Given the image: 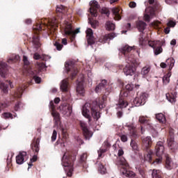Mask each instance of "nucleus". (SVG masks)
I'll return each mask as SVG.
<instances>
[{
  "label": "nucleus",
  "instance_id": "obj_1",
  "mask_svg": "<svg viewBox=\"0 0 178 178\" xmlns=\"http://www.w3.org/2000/svg\"><path fill=\"white\" fill-rule=\"evenodd\" d=\"M112 91V89L109 88H106L105 89V95L103 96L102 99H98L96 102L92 103V106L89 103L85 104V105L82 108V115L86 119H88L90 122V118H91L90 111L92 112V118L97 120L99 118H101L99 112H98V108L99 109H102V108H105V99H106V95H109V92Z\"/></svg>",
  "mask_w": 178,
  "mask_h": 178
},
{
  "label": "nucleus",
  "instance_id": "obj_2",
  "mask_svg": "<svg viewBox=\"0 0 178 178\" xmlns=\"http://www.w3.org/2000/svg\"><path fill=\"white\" fill-rule=\"evenodd\" d=\"M133 49H136V47H130L128 44L123 45L120 48V52L124 55L127 63L123 70L125 76H133L136 73V67L134 66H138L140 65L138 60L136 59L134 55L130 54V51H133Z\"/></svg>",
  "mask_w": 178,
  "mask_h": 178
},
{
  "label": "nucleus",
  "instance_id": "obj_3",
  "mask_svg": "<svg viewBox=\"0 0 178 178\" xmlns=\"http://www.w3.org/2000/svg\"><path fill=\"white\" fill-rule=\"evenodd\" d=\"M117 165L120 167V175H122V176H125V177H135L136 173L127 169L129 168V163H127V161H126V159L124 157L118 158Z\"/></svg>",
  "mask_w": 178,
  "mask_h": 178
},
{
  "label": "nucleus",
  "instance_id": "obj_4",
  "mask_svg": "<svg viewBox=\"0 0 178 178\" xmlns=\"http://www.w3.org/2000/svg\"><path fill=\"white\" fill-rule=\"evenodd\" d=\"M149 6H148L144 13V19L145 22H149L152 17L155 16V10H156V2L155 0H149Z\"/></svg>",
  "mask_w": 178,
  "mask_h": 178
},
{
  "label": "nucleus",
  "instance_id": "obj_5",
  "mask_svg": "<svg viewBox=\"0 0 178 178\" xmlns=\"http://www.w3.org/2000/svg\"><path fill=\"white\" fill-rule=\"evenodd\" d=\"M61 162L63 166L65 168L64 170H65V173H67V176L72 177L73 173V163H72L70 156H69L67 153L64 154Z\"/></svg>",
  "mask_w": 178,
  "mask_h": 178
},
{
  "label": "nucleus",
  "instance_id": "obj_6",
  "mask_svg": "<svg viewBox=\"0 0 178 178\" xmlns=\"http://www.w3.org/2000/svg\"><path fill=\"white\" fill-rule=\"evenodd\" d=\"M63 33H64V35H67V37H70V40L73 41V40L76 38V34H79V33H80V29L78 28L75 31H74L73 28L72 27V24H70V23L67 22H65Z\"/></svg>",
  "mask_w": 178,
  "mask_h": 178
},
{
  "label": "nucleus",
  "instance_id": "obj_7",
  "mask_svg": "<svg viewBox=\"0 0 178 178\" xmlns=\"http://www.w3.org/2000/svg\"><path fill=\"white\" fill-rule=\"evenodd\" d=\"M155 151L156 155V156H158V158L156 159L153 163H156V165L162 163V155H163V152L165 151V146H163V142L159 141L156 143Z\"/></svg>",
  "mask_w": 178,
  "mask_h": 178
},
{
  "label": "nucleus",
  "instance_id": "obj_8",
  "mask_svg": "<svg viewBox=\"0 0 178 178\" xmlns=\"http://www.w3.org/2000/svg\"><path fill=\"white\" fill-rule=\"evenodd\" d=\"M60 88L63 91L62 98L63 101H67L70 99V93L69 92V82L67 79H63L60 84Z\"/></svg>",
  "mask_w": 178,
  "mask_h": 178
},
{
  "label": "nucleus",
  "instance_id": "obj_9",
  "mask_svg": "<svg viewBox=\"0 0 178 178\" xmlns=\"http://www.w3.org/2000/svg\"><path fill=\"white\" fill-rule=\"evenodd\" d=\"M65 72L67 74L70 75L71 79H74L76 74L78 73L77 67L74 65V63L72 61H67L65 64Z\"/></svg>",
  "mask_w": 178,
  "mask_h": 178
},
{
  "label": "nucleus",
  "instance_id": "obj_10",
  "mask_svg": "<svg viewBox=\"0 0 178 178\" xmlns=\"http://www.w3.org/2000/svg\"><path fill=\"white\" fill-rule=\"evenodd\" d=\"M147 118L144 115L139 116L138 118V122L140 123V124H147V126H149V129L152 130V133L153 134V137H156L158 136V132L154 128V126H152V124H151V121L149 120H147Z\"/></svg>",
  "mask_w": 178,
  "mask_h": 178
},
{
  "label": "nucleus",
  "instance_id": "obj_11",
  "mask_svg": "<svg viewBox=\"0 0 178 178\" xmlns=\"http://www.w3.org/2000/svg\"><path fill=\"white\" fill-rule=\"evenodd\" d=\"M168 143V148L172 151V152H175V151H177L178 148V145L176 141H175V136L173 135V131H170V135L168 136V138L167 140Z\"/></svg>",
  "mask_w": 178,
  "mask_h": 178
},
{
  "label": "nucleus",
  "instance_id": "obj_12",
  "mask_svg": "<svg viewBox=\"0 0 178 178\" xmlns=\"http://www.w3.org/2000/svg\"><path fill=\"white\" fill-rule=\"evenodd\" d=\"M147 98H148V95L145 92H142L134 99V105L135 106H141V105H145L147 102Z\"/></svg>",
  "mask_w": 178,
  "mask_h": 178
},
{
  "label": "nucleus",
  "instance_id": "obj_13",
  "mask_svg": "<svg viewBox=\"0 0 178 178\" xmlns=\"http://www.w3.org/2000/svg\"><path fill=\"white\" fill-rule=\"evenodd\" d=\"M129 95V92H126L124 90H122L120 92V98L118 102V104H116L115 108L117 111H119V109H123V108H126L127 105H129V103L126 102L122 97H127Z\"/></svg>",
  "mask_w": 178,
  "mask_h": 178
},
{
  "label": "nucleus",
  "instance_id": "obj_14",
  "mask_svg": "<svg viewBox=\"0 0 178 178\" xmlns=\"http://www.w3.org/2000/svg\"><path fill=\"white\" fill-rule=\"evenodd\" d=\"M76 92L79 95L84 96L86 89H84V75H81L77 80Z\"/></svg>",
  "mask_w": 178,
  "mask_h": 178
},
{
  "label": "nucleus",
  "instance_id": "obj_15",
  "mask_svg": "<svg viewBox=\"0 0 178 178\" xmlns=\"http://www.w3.org/2000/svg\"><path fill=\"white\" fill-rule=\"evenodd\" d=\"M148 45L151 48H153L155 55H159V54L162 53V47H161V42L159 40H150L148 42Z\"/></svg>",
  "mask_w": 178,
  "mask_h": 178
},
{
  "label": "nucleus",
  "instance_id": "obj_16",
  "mask_svg": "<svg viewBox=\"0 0 178 178\" xmlns=\"http://www.w3.org/2000/svg\"><path fill=\"white\" fill-rule=\"evenodd\" d=\"M72 105L70 104H61L59 107H58V111H60V112L64 115V116H67L69 117L72 115Z\"/></svg>",
  "mask_w": 178,
  "mask_h": 178
},
{
  "label": "nucleus",
  "instance_id": "obj_17",
  "mask_svg": "<svg viewBox=\"0 0 178 178\" xmlns=\"http://www.w3.org/2000/svg\"><path fill=\"white\" fill-rule=\"evenodd\" d=\"M80 126L83 130V136L86 140H90V138L92 137V131L88 130L87 124L83 121L80 122Z\"/></svg>",
  "mask_w": 178,
  "mask_h": 178
},
{
  "label": "nucleus",
  "instance_id": "obj_18",
  "mask_svg": "<svg viewBox=\"0 0 178 178\" xmlns=\"http://www.w3.org/2000/svg\"><path fill=\"white\" fill-rule=\"evenodd\" d=\"M90 13L94 17H97L98 13V8H99V4H98V1L93 0L90 2Z\"/></svg>",
  "mask_w": 178,
  "mask_h": 178
},
{
  "label": "nucleus",
  "instance_id": "obj_19",
  "mask_svg": "<svg viewBox=\"0 0 178 178\" xmlns=\"http://www.w3.org/2000/svg\"><path fill=\"white\" fill-rule=\"evenodd\" d=\"M164 155L165 156V169H168V170H172V169L177 168V164L173 162V160L169 157V154H165Z\"/></svg>",
  "mask_w": 178,
  "mask_h": 178
},
{
  "label": "nucleus",
  "instance_id": "obj_20",
  "mask_svg": "<svg viewBox=\"0 0 178 178\" xmlns=\"http://www.w3.org/2000/svg\"><path fill=\"white\" fill-rule=\"evenodd\" d=\"M26 76H30L31 77H33L35 82L37 84H40L41 83V79L37 76V71L34 70L32 67H29L26 70Z\"/></svg>",
  "mask_w": 178,
  "mask_h": 178
},
{
  "label": "nucleus",
  "instance_id": "obj_21",
  "mask_svg": "<svg viewBox=\"0 0 178 178\" xmlns=\"http://www.w3.org/2000/svg\"><path fill=\"white\" fill-rule=\"evenodd\" d=\"M29 159V156H27V152H20L19 154L16 156V162L17 165H23L25 161Z\"/></svg>",
  "mask_w": 178,
  "mask_h": 178
},
{
  "label": "nucleus",
  "instance_id": "obj_22",
  "mask_svg": "<svg viewBox=\"0 0 178 178\" xmlns=\"http://www.w3.org/2000/svg\"><path fill=\"white\" fill-rule=\"evenodd\" d=\"M138 155L142 162H149L151 163V162H152V155H154V152L152 150H149L144 157H143V153H138Z\"/></svg>",
  "mask_w": 178,
  "mask_h": 178
},
{
  "label": "nucleus",
  "instance_id": "obj_23",
  "mask_svg": "<svg viewBox=\"0 0 178 178\" xmlns=\"http://www.w3.org/2000/svg\"><path fill=\"white\" fill-rule=\"evenodd\" d=\"M86 38L88 40V43L89 45H94L95 44V39L94 38V33L92 29L88 28L86 31Z\"/></svg>",
  "mask_w": 178,
  "mask_h": 178
},
{
  "label": "nucleus",
  "instance_id": "obj_24",
  "mask_svg": "<svg viewBox=\"0 0 178 178\" xmlns=\"http://www.w3.org/2000/svg\"><path fill=\"white\" fill-rule=\"evenodd\" d=\"M127 127H128V130L129 131V135L131 136V138H138V134H137V131L136 130V127L134 125L127 124Z\"/></svg>",
  "mask_w": 178,
  "mask_h": 178
},
{
  "label": "nucleus",
  "instance_id": "obj_25",
  "mask_svg": "<svg viewBox=\"0 0 178 178\" xmlns=\"http://www.w3.org/2000/svg\"><path fill=\"white\" fill-rule=\"evenodd\" d=\"M55 108L56 106L54 104V101H51L49 104V108H50V111H51V115L53 118H54V120L56 122H59L60 115L58 113L56 112V111H55Z\"/></svg>",
  "mask_w": 178,
  "mask_h": 178
},
{
  "label": "nucleus",
  "instance_id": "obj_26",
  "mask_svg": "<svg viewBox=\"0 0 178 178\" xmlns=\"http://www.w3.org/2000/svg\"><path fill=\"white\" fill-rule=\"evenodd\" d=\"M8 65L5 62H0V76L5 79L8 74Z\"/></svg>",
  "mask_w": 178,
  "mask_h": 178
},
{
  "label": "nucleus",
  "instance_id": "obj_27",
  "mask_svg": "<svg viewBox=\"0 0 178 178\" xmlns=\"http://www.w3.org/2000/svg\"><path fill=\"white\" fill-rule=\"evenodd\" d=\"M175 59L174 58H168L166 60L165 63H161L160 66L162 67V69H165L167 65L169 66V70H172L173 69V66H175Z\"/></svg>",
  "mask_w": 178,
  "mask_h": 178
},
{
  "label": "nucleus",
  "instance_id": "obj_28",
  "mask_svg": "<svg viewBox=\"0 0 178 178\" xmlns=\"http://www.w3.org/2000/svg\"><path fill=\"white\" fill-rule=\"evenodd\" d=\"M115 37H116V34L115 33L107 34L104 36H102L99 40V42H101L102 44H105V42H107L111 40H113Z\"/></svg>",
  "mask_w": 178,
  "mask_h": 178
},
{
  "label": "nucleus",
  "instance_id": "obj_29",
  "mask_svg": "<svg viewBox=\"0 0 178 178\" xmlns=\"http://www.w3.org/2000/svg\"><path fill=\"white\" fill-rule=\"evenodd\" d=\"M106 84H108V81L105 79L102 80L101 83L96 86L95 91V92H101V91H104L106 87Z\"/></svg>",
  "mask_w": 178,
  "mask_h": 178
},
{
  "label": "nucleus",
  "instance_id": "obj_30",
  "mask_svg": "<svg viewBox=\"0 0 178 178\" xmlns=\"http://www.w3.org/2000/svg\"><path fill=\"white\" fill-rule=\"evenodd\" d=\"M33 51H37L40 47H41V43H40V38L38 35H35L33 38Z\"/></svg>",
  "mask_w": 178,
  "mask_h": 178
},
{
  "label": "nucleus",
  "instance_id": "obj_31",
  "mask_svg": "<svg viewBox=\"0 0 178 178\" xmlns=\"http://www.w3.org/2000/svg\"><path fill=\"white\" fill-rule=\"evenodd\" d=\"M112 13L113 14L115 20H120V19H122V17L120 16V8H113Z\"/></svg>",
  "mask_w": 178,
  "mask_h": 178
},
{
  "label": "nucleus",
  "instance_id": "obj_32",
  "mask_svg": "<svg viewBox=\"0 0 178 178\" xmlns=\"http://www.w3.org/2000/svg\"><path fill=\"white\" fill-rule=\"evenodd\" d=\"M176 95H177L176 92H174V94L167 93L165 95V97L168 101H169V102H170L171 104H175V102H176V98H177Z\"/></svg>",
  "mask_w": 178,
  "mask_h": 178
},
{
  "label": "nucleus",
  "instance_id": "obj_33",
  "mask_svg": "<svg viewBox=\"0 0 178 178\" xmlns=\"http://www.w3.org/2000/svg\"><path fill=\"white\" fill-rule=\"evenodd\" d=\"M143 144L145 145L146 148H149L151 145L152 144V140L150 136H147L142 138Z\"/></svg>",
  "mask_w": 178,
  "mask_h": 178
},
{
  "label": "nucleus",
  "instance_id": "obj_34",
  "mask_svg": "<svg viewBox=\"0 0 178 178\" xmlns=\"http://www.w3.org/2000/svg\"><path fill=\"white\" fill-rule=\"evenodd\" d=\"M20 60V56L17 54H13L8 58V63H15Z\"/></svg>",
  "mask_w": 178,
  "mask_h": 178
},
{
  "label": "nucleus",
  "instance_id": "obj_35",
  "mask_svg": "<svg viewBox=\"0 0 178 178\" xmlns=\"http://www.w3.org/2000/svg\"><path fill=\"white\" fill-rule=\"evenodd\" d=\"M156 119L159 120V123H162V124L166 123V117L162 113L156 114Z\"/></svg>",
  "mask_w": 178,
  "mask_h": 178
},
{
  "label": "nucleus",
  "instance_id": "obj_36",
  "mask_svg": "<svg viewBox=\"0 0 178 178\" xmlns=\"http://www.w3.org/2000/svg\"><path fill=\"white\" fill-rule=\"evenodd\" d=\"M136 27L140 33H143L145 30V27H147V24L143 21H138L136 24Z\"/></svg>",
  "mask_w": 178,
  "mask_h": 178
},
{
  "label": "nucleus",
  "instance_id": "obj_37",
  "mask_svg": "<svg viewBox=\"0 0 178 178\" xmlns=\"http://www.w3.org/2000/svg\"><path fill=\"white\" fill-rule=\"evenodd\" d=\"M172 76V72H169L165 74L163 77V83L164 86L169 84L170 82V76Z\"/></svg>",
  "mask_w": 178,
  "mask_h": 178
},
{
  "label": "nucleus",
  "instance_id": "obj_38",
  "mask_svg": "<svg viewBox=\"0 0 178 178\" xmlns=\"http://www.w3.org/2000/svg\"><path fill=\"white\" fill-rule=\"evenodd\" d=\"M130 146L131 147L134 152H138V151H140V147H138V144L134 139L131 140Z\"/></svg>",
  "mask_w": 178,
  "mask_h": 178
},
{
  "label": "nucleus",
  "instance_id": "obj_39",
  "mask_svg": "<svg viewBox=\"0 0 178 178\" xmlns=\"http://www.w3.org/2000/svg\"><path fill=\"white\" fill-rule=\"evenodd\" d=\"M23 62H24V74H27V69H29V67H29V65H30V61H29V58H27V56H23Z\"/></svg>",
  "mask_w": 178,
  "mask_h": 178
},
{
  "label": "nucleus",
  "instance_id": "obj_40",
  "mask_svg": "<svg viewBox=\"0 0 178 178\" xmlns=\"http://www.w3.org/2000/svg\"><path fill=\"white\" fill-rule=\"evenodd\" d=\"M58 23H59V21L56 19V18H52L49 20V24L54 29V30H56V27H58Z\"/></svg>",
  "mask_w": 178,
  "mask_h": 178
},
{
  "label": "nucleus",
  "instance_id": "obj_41",
  "mask_svg": "<svg viewBox=\"0 0 178 178\" xmlns=\"http://www.w3.org/2000/svg\"><path fill=\"white\" fill-rule=\"evenodd\" d=\"M32 149L35 152H39L40 151V139H36L35 142L32 144Z\"/></svg>",
  "mask_w": 178,
  "mask_h": 178
},
{
  "label": "nucleus",
  "instance_id": "obj_42",
  "mask_svg": "<svg viewBox=\"0 0 178 178\" xmlns=\"http://www.w3.org/2000/svg\"><path fill=\"white\" fill-rule=\"evenodd\" d=\"M152 178H162V172L159 170H153L152 173Z\"/></svg>",
  "mask_w": 178,
  "mask_h": 178
},
{
  "label": "nucleus",
  "instance_id": "obj_43",
  "mask_svg": "<svg viewBox=\"0 0 178 178\" xmlns=\"http://www.w3.org/2000/svg\"><path fill=\"white\" fill-rule=\"evenodd\" d=\"M23 87L19 86L17 91L15 92L14 97L15 98H22V95H23Z\"/></svg>",
  "mask_w": 178,
  "mask_h": 178
},
{
  "label": "nucleus",
  "instance_id": "obj_44",
  "mask_svg": "<svg viewBox=\"0 0 178 178\" xmlns=\"http://www.w3.org/2000/svg\"><path fill=\"white\" fill-rule=\"evenodd\" d=\"M106 30H108V31L115 30V24H113L112 22L111 21H108L106 22Z\"/></svg>",
  "mask_w": 178,
  "mask_h": 178
},
{
  "label": "nucleus",
  "instance_id": "obj_45",
  "mask_svg": "<svg viewBox=\"0 0 178 178\" xmlns=\"http://www.w3.org/2000/svg\"><path fill=\"white\" fill-rule=\"evenodd\" d=\"M0 88L4 94H8V92H9L8 85L5 84L3 82L0 81Z\"/></svg>",
  "mask_w": 178,
  "mask_h": 178
},
{
  "label": "nucleus",
  "instance_id": "obj_46",
  "mask_svg": "<svg viewBox=\"0 0 178 178\" xmlns=\"http://www.w3.org/2000/svg\"><path fill=\"white\" fill-rule=\"evenodd\" d=\"M151 70V66L147 65L144 67L141 70V75L142 76H147L148 73H149Z\"/></svg>",
  "mask_w": 178,
  "mask_h": 178
},
{
  "label": "nucleus",
  "instance_id": "obj_47",
  "mask_svg": "<svg viewBox=\"0 0 178 178\" xmlns=\"http://www.w3.org/2000/svg\"><path fill=\"white\" fill-rule=\"evenodd\" d=\"M56 12H58L59 13H66V12H67V8L62 5H58L56 8Z\"/></svg>",
  "mask_w": 178,
  "mask_h": 178
},
{
  "label": "nucleus",
  "instance_id": "obj_48",
  "mask_svg": "<svg viewBox=\"0 0 178 178\" xmlns=\"http://www.w3.org/2000/svg\"><path fill=\"white\" fill-rule=\"evenodd\" d=\"M98 172L101 175H105L106 173V168H105V166H104V165L99 164L98 168Z\"/></svg>",
  "mask_w": 178,
  "mask_h": 178
},
{
  "label": "nucleus",
  "instance_id": "obj_49",
  "mask_svg": "<svg viewBox=\"0 0 178 178\" xmlns=\"http://www.w3.org/2000/svg\"><path fill=\"white\" fill-rule=\"evenodd\" d=\"M2 118L3 119H13V115L10 113L6 112L2 114Z\"/></svg>",
  "mask_w": 178,
  "mask_h": 178
},
{
  "label": "nucleus",
  "instance_id": "obj_50",
  "mask_svg": "<svg viewBox=\"0 0 178 178\" xmlns=\"http://www.w3.org/2000/svg\"><path fill=\"white\" fill-rule=\"evenodd\" d=\"M88 81L89 84H90V86H92V78L94 77V76H92V72H91V71H88Z\"/></svg>",
  "mask_w": 178,
  "mask_h": 178
},
{
  "label": "nucleus",
  "instance_id": "obj_51",
  "mask_svg": "<svg viewBox=\"0 0 178 178\" xmlns=\"http://www.w3.org/2000/svg\"><path fill=\"white\" fill-rule=\"evenodd\" d=\"M88 23H90L92 29H97V26H98V22H97L96 20H92L89 19Z\"/></svg>",
  "mask_w": 178,
  "mask_h": 178
},
{
  "label": "nucleus",
  "instance_id": "obj_52",
  "mask_svg": "<svg viewBox=\"0 0 178 178\" xmlns=\"http://www.w3.org/2000/svg\"><path fill=\"white\" fill-rule=\"evenodd\" d=\"M38 67L40 72H44L47 69V66L44 63H40L38 64Z\"/></svg>",
  "mask_w": 178,
  "mask_h": 178
},
{
  "label": "nucleus",
  "instance_id": "obj_53",
  "mask_svg": "<svg viewBox=\"0 0 178 178\" xmlns=\"http://www.w3.org/2000/svg\"><path fill=\"white\" fill-rule=\"evenodd\" d=\"M22 108H23V104H22V102H19L15 104L14 109H15V111H20V109H22Z\"/></svg>",
  "mask_w": 178,
  "mask_h": 178
},
{
  "label": "nucleus",
  "instance_id": "obj_54",
  "mask_svg": "<svg viewBox=\"0 0 178 178\" xmlns=\"http://www.w3.org/2000/svg\"><path fill=\"white\" fill-rule=\"evenodd\" d=\"M56 137H58V132L56 131V130H54L52 136H51V141H52V143H54V141L56 140Z\"/></svg>",
  "mask_w": 178,
  "mask_h": 178
},
{
  "label": "nucleus",
  "instance_id": "obj_55",
  "mask_svg": "<svg viewBox=\"0 0 178 178\" xmlns=\"http://www.w3.org/2000/svg\"><path fill=\"white\" fill-rule=\"evenodd\" d=\"M167 26L168 27L173 28L175 27V26H176V22L173 20H169L168 22L167 23Z\"/></svg>",
  "mask_w": 178,
  "mask_h": 178
},
{
  "label": "nucleus",
  "instance_id": "obj_56",
  "mask_svg": "<svg viewBox=\"0 0 178 178\" xmlns=\"http://www.w3.org/2000/svg\"><path fill=\"white\" fill-rule=\"evenodd\" d=\"M54 45L56 46L57 51H61L62 48H63V45L58 42H56Z\"/></svg>",
  "mask_w": 178,
  "mask_h": 178
},
{
  "label": "nucleus",
  "instance_id": "obj_57",
  "mask_svg": "<svg viewBox=\"0 0 178 178\" xmlns=\"http://www.w3.org/2000/svg\"><path fill=\"white\" fill-rule=\"evenodd\" d=\"M107 151V149L106 148H100L99 150H98V156H99V158H101V156H102V154H104V152Z\"/></svg>",
  "mask_w": 178,
  "mask_h": 178
},
{
  "label": "nucleus",
  "instance_id": "obj_58",
  "mask_svg": "<svg viewBox=\"0 0 178 178\" xmlns=\"http://www.w3.org/2000/svg\"><path fill=\"white\" fill-rule=\"evenodd\" d=\"M33 30H35V31H41L42 30V26L40 24H37L33 26Z\"/></svg>",
  "mask_w": 178,
  "mask_h": 178
},
{
  "label": "nucleus",
  "instance_id": "obj_59",
  "mask_svg": "<svg viewBox=\"0 0 178 178\" xmlns=\"http://www.w3.org/2000/svg\"><path fill=\"white\" fill-rule=\"evenodd\" d=\"M125 88H126L127 91H132L133 89L134 88V85H133V83L127 84L125 86Z\"/></svg>",
  "mask_w": 178,
  "mask_h": 178
},
{
  "label": "nucleus",
  "instance_id": "obj_60",
  "mask_svg": "<svg viewBox=\"0 0 178 178\" xmlns=\"http://www.w3.org/2000/svg\"><path fill=\"white\" fill-rule=\"evenodd\" d=\"M86 160H87V154L86 153H83L80 156V162H86Z\"/></svg>",
  "mask_w": 178,
  "mask_h": 178
},
{
  "label": "nucleus",
  "instance_id": "obj_61",
  "mask_svg": "<svg viewBox=\"0 0 178 178\" xmlns=\"http://www.w3.org/2000/svg\"><path fill=\"white\" fill-rule=\"evenodd\" d=\"M143 35H140V38H139V45L144 47L145 45V40L143 38Z\"/></svg>",
  "mask_w": 178,
  "mask_h": 178
},
{
  "label": "nucleus",
  "instance_id": "obj_62",
  "mask_svg": "<svg viewBox=\"0 0 178 178\" xmlns=\"http://www.w3.org/2000/svg\"><path fill=\"white\" fill-rule=\"evenodd\" d=\"M102 13L106 15V16H109V10L106 8H103L102 9Z\"/></svg>",
  "mask_w": 178,
  "mask_h": 178
},
{
  "label": "nucleus",
  "instance_id": "obj_63",
  "mask_svg": "<svg viewBox=\"0 0 178 178\" xmlns=\"http://www.w3.org/2000/svg\"><path fill=\"white\" fill-rule=\"evenodd\" d=\"M33 59L38 60V59H42V56L39 55L38 53H35L33 55Z\"/></svg>",
  "mask_w": 178,
  "mask_h": 178
},
{
  "label": "nucleus",
  "instance_id": "obj_64",
  "mask_svg": "<svg viewBox=\"0 0 178 178\" xmlns=\"http://www.w3.org/2000/svg\"><path fill=\"white\" fill-rule=\"evenodd\" d=\"M49 59H51V56L45 54L42 55V60L47 61V60H49Z\"/></svg>",
  "mask_w": 178,
  "mask_h": 178
}]
</instances>
